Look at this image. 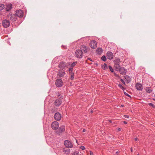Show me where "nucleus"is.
I'll list each match as a JSON object with an SVG mask.
<instances>
[{
  "label": "nucleus",
  "instance_id": "obj_1",
  "mask_svg": "<svg viewBox=\"0 0 155 155\" xmlns=\"http://www.w3.org/2000/svg\"><path fill=\"white\" fill-rule=\"evenodd\" d=\"M7 17L9 19H10L13 22L15 21L17 19V16L15 14H14L12 12H10L7 15Z\"/></svg>",
  "mask_w": 155,
  "mask_h": 155
},
{
  "label": "nucleus",
  "instance_id": "obj_2",
  "mask_svg": "<svg viewBox=\"0 0 155 155\" xmlns=\"http://www.w3.org/2000/svg\"><path fill=\"white\" fill-rule=\"evenodd\" d=\"M2 24L4 28H7L10 26V23L9 20L5 19L2 20Z\"/></svg>",
  "mask_w": 155,
  "mask_h": 155
},
{
  "label": "nucleus",
  "instance_id": "obj_3",
  "mask_svg": "<svg viewBox=\"0 0 155 155\" xmlns=\"http://www.w3.org/2000/svg\"><path fill=\"white\" fill-rule=\"evenodd\" d=\"M114 67L116 70L117 69H119L120 67V59L118 58H117L114 60Z\"/></svg>",
  "mask_w": 155,
  "mask_h": 155
},
{
  "label": "nucleus",
  "instance_id": "obj_4",
  "mask_svg": "<svg viewBox=\"0 0 155 155\" xmlns=\"http://www.w3.org/2000/svg\"><path fill=\"white\" fill-rule=\"evenodd\" d=\"M65 130V126L64 125L61 126L58 130L56 131V133L58 135H60L62 132H64Z\"/></svg>",
  "mask_w": 155,
  "mask_h": 155
},
{
  "label": "nucleus",
  "instance_id": "obj_5",
  "mask_svg": "<svg viewBox=\"0 0 155 155\" xmlns=\"http://www.w3.org/2000/svg\"><path fill=\"white\" fill-rule=\"evenodd\" d=\"M15 14L16 16H17L19 18H22L23 16V12L22 10L20 9L16 11Z\"/></svg>",
  "mask_w": 155,
  "mask_h": 155
},
{
  "label": "nucleus",
  "instance_id": "obj_6",
  "mask_svg": "<svg viewBox=\"0 0 155 155\" xmlns=\"http://www.w3.org/2000/svg\"><path fill=\"white\" fill-rule=\"evenodd\" d=\"M51 127L53 130H57L59 127V123L57 121H54L52 123Z\"/></svg>",
  "mask_w": 155,
  "mask_h": 155
},
{
  "label": "nucleus",
  "instance_id": "obj_7",
  "mask_svg": "<svg viewBox=\"0 0 155 155\" xmlns=\"http://www.w3.org/2000/svg\"><path fill=\"white\" fill-rule=\"evenodd\" d=\"M76 57L77 58H81L83 57V52L80 50L78 49L75 52Z\"/></svg>",
  "mask_w": 155,
  "mask_h": 155
},
{
  "label": "nucleus",
  "instance_id": "obj_8",
  "mask_svg": "<svg viewBox=\"0 0 155 155\" xmlns=\"http://www.w3.org/2000/svg\"><path fill=\"white\" fill-rule=\"evenodd\" d=\"M116 70H119L120 74L122 75H125L127 71V70L125 69L124 67H120L119 69H117Z\"/></svg>",
  "mask_w": 155,
  "mask_h": 155
},
{
  "label": "nucleus",
  "instance_id": "obj_9",
  "mask_svg": "<svg viewBox=\"0 0 155 155\" xmlns=\"http://www.w3.org/2000/svg\"><path fill=\"white\" fill-rule=\"evenodd\" d=\"M73 69L72 68H69L68 69V71L70 76V79L71 80H73L74 78V73L72 72Z\"/></svg>",
  "mask_w": 155,
  "mask_h": 155
},
{
  "label": "nucleus",
  "instance_id": "obj_10",
  "mask_svg": "<svg viewBox=\"0 0 155 155\" xmlns=\"http://www.w3.org/2000/svg\"><path fill=\"white\" fill-rule=\"evenodd\" d=\"M54 119L56 121L60 120L61 118V114L59 112L55 113L54 115Z\"/></svg>",
  "mask_w": 155,
  "mask_h": 155
},
{
  "label": "nucleus",
  "instance_id": "obj_11",
  "mask_svg": "<svg viewBox=\"0 0 155 155\" xmlns=\"http://www.w3.org/2000/svg\"><path fill=\"white\" fill-rule=\"evenodd\" d=\"M64 144L65 146L67 147L71 148L73 146L72 143L68 140H65L64 141Z\"/></svg>",
  "mask_w": 155,
  "mask_h": 155
},
{
  "label": "nucleus",
  "instance_id": "obj_12",
  "mask_svg": "<svg viewBox=\"0 0 155 155\" xmlns=\"http://www.w3.org/2000/svg\"><path fill=\"white\" fill-rule=\"evenodd\" d=\"M58 66L59 68L61 69H64L65 67H67L68 66V64L63 61H62L60 63Z\"/></svg>",
  "mask_w": 155,
  "mask_h": 155
},
{
  "label": "nucleus",
  "instance_id": "obj_13",
  "mask_svg": "<svg viewBox=\"0 0 155 155\" xmlns=\"http://www.w3.org/2000/svg\"><path fill=\"white\" fill-rule=\"evenodd\" d=\"M62 99H57L54 101V104L56 107H59L61 104Z\"/></svg>",
  "mask_w": 155,
  "mask_h": 155
},
{
  "label": "nucleus",
  "instance_id": "obj_14",
  "mask_svg": "<svg viewBox=\"0 0 155 155\" xmlns=\"http://www.w3.org/2000/svg\"><path fill=\"white\" fill-rule=\"evenodd\" d=\"M56 86L58 87H60L62 86V81L61 79H58L55 82Z\"/></svg>",
  "mask_w": 155,
  "mask_h": 155
},
{
  "label": "nucleus",
  "instance_id": "obj_15",
  "mask_svg": "<svg viewBox=\"0 0 155 155\" xmlns=\"http://www.w3.org/2000/svg\"><path fill=\"white\" fill-rule=\"evenodd\" d=\"M89 49V48H87L85 46L82 45L81 46V50H80L82 51V52H83L85 53H86Z\"/></svg>",
  "mask_w": 155,
  "mask_h": 155
},
{
  "label": "nucleus",
  "instance_id": "obj_16",
  "mask_svg": "<svg viewBox=\"0 0 155 155\" xmlns=\"http://www.w3.org/2000/svg\"><path fill=\"white\" fill-rule=\"evenodd\" d=\"M90 47L93 49L95 48L97 46V43L94 40H92L90 43Z\"/></svg>",
  "mask_w": 155,
  "mask_h": 155
},
{
  "label": "nucleus",
  "instance_id": "obj_17",
  "mask_svg": "<svg viewBox=\"0 0 155 155\" xmlns=\"http://www.w3.org/2000/svg\"><path fill=\"white\" fill-rule=\"evenodd\" d=\"M107 58L110 60L112 59L114 57V55L111 52L108 51L106 54Z\"/></svg>",
  "mask_w": 155,
  "mask_h": 155
},
{
  "label": "nucleus",
  "instance_id": "obj_18",
  "mask_svg": "<svg viewBox=\"0 0 155 155\" xmlns=\"http://www.w3.org/2000/svg\"><path fill=\"white\" fill-rule=\"evenodd\" d=\"M136 88L139 91H142L143 89V86L141 84L137 83L135 85Z\"/></svg>",
  "mask_w": 155,
  "mask_h": 155
},
{
  "label": "nucleus",
  "instance_id": "obj_19",
  "mask_svg": "<svg viewBox=\"0 0 155 155\" xmlns=\"http://www.w3.org/2000/svg\"><path fill=\"white\" fill-rule=\"evenodd\" d=\"M145 90L146 93H150L152 92L153 89L150 87H146Z\"/></svg>",
  "mask_w": 155,
  "mask_h": 155
},
{
  "label": "nucleus",
  "instance_id": "obj_20",
  "mask_svg": "<svg viewBox=\"0 0 155 155\" xmlns=\"http://www.w3.org/2000/svg\"><path fill=\"white\" fill-rule=\"evenodd\" d=\"M12 8V5L11 4H8L6 5L5 10L6 11H8Z\"/></svg>",
  "mask_w": 155,
  "mask_h": 155
},
{
  "label": "nucleus",
  "instance_id": "obj_21",
  "mask_svg": "<svg viewBox=\"0 0 155 155\" xmlns=\"http://www.w3.org/2000/svg\"><path fill=\"white\" fill-rule=\"evenodd\" d=\"M124 78L125 79V81L127 82V83L130 82L131 81V78L128 75H126L124 76Z\"/></svg>",
  "mask_w": 155,
  "mask_h": 155
},
{
  "label": "nucleus",
  "instance_id": "obj_22",
  "mask_svg": "<svg viewBox=\"0 0 155 155\" xmlns=\"http://www.w3.org/2000/svg\"><path fill=\"white\" fill-rule=\"evenodd\" d=\"M103 52L102 49L101 48H98L96 50V53L99 55H101Z\"/></svg>",
  "mask_w": 155,
  "mask_h": 155
},
{
  "label": "nucleus",
  "instance_id": "obj_23",
  "mask_svg": "<svg viewBox=\"0 0 155 155\" xmlns=\"http://www.w3.org/2000/svg\"><path fill=\"white\" fill-rule=\"evenodd\" d=\"M63 152L66 154H68L70 153V150L69 149L65 148L63 150Z\"/></svg>",
  "mask_w": 155,
  "mask_h": 155
},
{
  "label": "nucleus",
  "instance_id": "obj_24",
  "mask_svg": "<svg viewBox=\"0 0 155 155\" xmlns=\"http://www.w3.org/2000/svg\"><path fill=\"white\" fill-rule=\"evenodd\" d=\"M56 96L57 97H59L58 99H63V97L62 95L60 94L59 92H57L56 94Z\"/></svg>",
  "mask_w": 155,
  "mask_h": 155
},
{
  "label": "nucleus",
  "instance_id": "obj_25",
  "mask_svg": "<svg viewBox=\"0 0 155 155\" xmlns=\"http://www.w3.org/2000/svg\"><path fill=\"white\" fill-rule=\"evenodd\" d=\"M65 74V73L64 71H61L58 74V75L60 77H62Z\"/></svg>",
  "mask_w": 155,
  "mask_h": 155
},
{
  "label": "nucleus",
  "instance_id": "obj_26",
  "mask_svg": "<svg viewBox=\"0 0 155 155\" xmlns=\"http://www.w3.org/2000/svg\"><path fill=\"white\" fill-rule=\"evenodd\" d=\"M77 63V61H75L72 63L70 65V66L71 67V68H74L76 65Z\"/></svg>",
  "mask_w": 155,
  "mask_h": 155
},
{
  "label": "nucleus",
  "instance_id": "obj_27",
  "mask_svg": "<svg viewBox=\"0 0 155 155\" xmlns=\"http://www.w3.org/2000/svg\"><path fill=\"white\" fill-rule=\"evenodd\" d=\"M5 7V6L4 4H0V11L2 10Z\"/></svg>",
  "mask_w": 155,
  "mask_h": 155
},
{
  "label": "nucleus",
  "instance_id": "obj_28",
  "mask_svg": "<svg viewBox=\"0 0 155 155\" xmlns=\"http://www.w3.org/2000/svg\"><path fill=\"white\" fill-rule=\"evenodd\" d=\"M102 69L105 70L107 68V64L105 63L102 66Z\"/></svg>",
  "mask_w": 155,
  "mask_h": 155
},
{
  "label": "nucleus",
  "instance_id": "obj_29",
  "mask_svg": "<svg viewBox=\"0 0 155 155\" xmlns=\"http://www.w3.org/2000/svg\"><path fill=\"white\" fill-rule=\"evenodd\" d=\"M51 111L52 112L54 113L56 111V109L55 107H53V108L51 109Z\"/></svg>",
  "mask_w": 155,
  "mask_h": 155
},
{
  "label": "nucleus",
  "instance_id": "obj_30",
  "mask_svg": "<svg viewBox=\"0 0 155 155\" xmlns=\"http://www.w3.org/2000/svg\"><path fill=\"white\" fill-rule=\"evenodd\" d=\"M101 59L104 61H106L107 59L105 56H103L101 57Z\"/></svg>",
  "mask_w": 155,
  "mask_h": 155
},
{
  "label": "nucleus",
  "instance_id": "obj_31",
  "mask_svg": "<svg viewBox=\"0 0 155 155\" xmlns=\"http://www.w3.org/2000/svg\"><path fill=\"white\" fill-rule=\"evenodd\" d=\"M72 155H78L79 153L78 151H75L72 153Z\"/></svg>",
  "mask_w": 155,
  "mask_h": 155
},
{
  "label": "nucleus",
  "instance_id": "obj_32",
  "mask_svg": "<svg viewBox=\"0 0 155 155\" xmlns=\"http://www.w3.org/2000/svg\"><path fill=\"white\" fill-rule=\"evenodd\" d=\"M148 105L153 108H155V105L151 103H149Z\"/></svg>",
  "mask_w": 155,
  "mask_h": 155
},
{
  "label": "nucleus",
  "instance_id": "obj_33",
  "mask_svg": "<svg viewBox=\"0 0 155 155\" xmlns=\"http://www.w3.org/2000/svg\"><path fill=\"white\" fill-rule=\"evenodd\" d=\"M109 68L110 70V71L112 72H114V70L112 68V67L110 65L109 66Z\"/></svg>",
  "mask_w": 155,
  "mask_h": 155
},
{
  "label": "nucleus",
  "instance_id": "obj_34",
  "mask_svg": "<svg viewBox=\"0 0 155 155\" xmlns=\"http://www.w3.org/2000/svg\"><path fill=\"white\" fill-rule=\"evenodd\" d=\"M124 94L125 95L127 96L128 97L130 98L131 97L130 95L128 94H127V93L126 92H125L124 91Z\"/></svg>",
  "mask_w": 155,
  "mask_h": 155
},
{
  "label": "nucleus",
  "instance_id": "obj_35",
  "mask_svg": "<svg viewBox=\"0 0 155 155\" xmlns=\"http://www.w3.org/2000/svg\"><path fill=\"white\" fill-rule=\"evenodd\" d=\"M80 149L82 150H84L85 149V147L84 146H81L80 147Z\"/></svg>",
  "mask_w": 155,
  "mask_h": 155
},
{
  "label": "nucleus",
  "instance_id": "obj_36",
  "mask_svg": "<svg viewBox=\"0 0 155 155\" xmlns=\"http://www.w3.org/2000/svg\"><path fill=\"white\" fill-rule=\"evenodd\" d=\"M120 81L124 84L125 85V83L123 79H121Z\"/></svg>",
  "mask_w": 155,
  "mask_h": 155
},
{
  "label": "nucleus",
  "instance_id": "obj_37",
  "mask_svg": "<svg viewBox=\"0 0 155 155\" xmlns=\"http://www.w3.org/2000/svg\"><path fill=\"white\" fill-rule=\"evenodd\" d=\"M118 87L121 88L123 87L122 85L120 84H118Z\"/></svg>",
  "mask_w": 155,
  "mask_h": 155
},
{
  "label": "nucleus",
  "instance_id": "obj_38",
  "mask_svg": "<svg viewBox=\"0 0 155 155\" xmlns=\"http://www.w3.org/2000/svg\"><path fill=\"white\" fill-rule=\"evenodd\" d=\"M124 117L127 118H128L129 117V116L128 115H124Z\"/></svg>",
  "mask_w": 155,
  "mask_h": 155
},
{
  "label": "nucleus",
  "instance_id": "obj_39",
  "mask_svg": "<svg viewBox=\"0 0 155 155\" xmlns=\"http://www.w3.org/2000/svg\"><path fill=\"white\" fill-rule=\"evenodd\" d=\"M90 155H93V152L91 151H90Z\"/></svg>",
  "mask_w": 155,
  "mask_h": 155
},
{
  "label": "nucleus",
  "instance_id": "obj_40",
  "mask_svg": "<svg viewBox=\"0 0 155 155\" xmlns=\"http://www.w3.org/2000/svg\"><path fill=\"white\" fill-rule=\"evenodd\" d=\"M134 140H135V141H137V140H138V138H137V137H136V138H134Z\"/></svg>",
  "mask_w": 155,
  "mask_h": 155
},
{
  "label": "nucleus",
  "instance_id": "obj_41",
  "mask_svg": "<svg viewBox=\"0 0 155 155\" xmlns=\"http://www.w3.org/2000/svg\"><path fill=\"white\" fill-rule=\"evenodd\" d=\"M121 89L123 90L125 89V88L123 86L121 88Z\"/></svg>",
  "mask_w": 155,
  "mask_h": 155
},
{
  "label": "nucleus",
  "instance_id": "obj_42",
  "mask_svg": "<svg viewBox=\"0 0 155 155\" xmlns=\"http://www.w3.org/2000/svg\"><path fill=\"white\" fill-rule=\"evenodd\" d=\"M121 129L120 128H118V131H121Z\"/></svg>",
  "mask_w": 155,
  "mask_h": 155
},
{
  "label": "nucleus",
  "instance_id": "obj_43",
  "mask_svg": "<svg viewBox=\"0 0 155 155\" xmlns=\"http://www.w3.org/2000/svg\"><path fill=\"white\" fill-rule=\"evenodd\" d=\"M90 112H91V113H93V112H94V111H93V110H92V109H91V110H90Z\"/></svg>",
  "mask_w": 155,
  "mask_h": 155
},
{
  "label": "nucleus",
  "instance_id": "obj_44",
  "mask_svg": "<svg viewBox=\"0 0 155 155\" xmlns=\"http://www.w3.org/2000/svg\"><path fill=\"white\" fill-rule=\"evenodd\" d=\"M87 59H88V60H90V61H92V60L91 59V58H88Z\"/></svg>",
  "mask_w": 155,
  "mask_h": 155
},
{
  "label": "nucleus",
  "instance_id": "obj_45",
  "mask_svg": "<svg viewBox=\"0 0 155 155\" xmlns=\"http://www.w3.org/2000/svg\"><path fill=\"white\" fill-rule=\"evenodd\" d=\"M124 123L125 124H127V122H126V121H124Z\"/></svg>",
  "mask_w": 155,
  "mask_h": 155
},
{
  "label": "nucleus",
  "instance_id": "obj_46",
  "mask_svg": "<svg viewBox=\"0 0 155 155\" xmlns=\"http://www.w3.org/2000/svg\"><path fill=\"white\" fill-rule=\"evenodd\" d=\"M130 150H131V152H133V149H132V147H131L130 148Z\"/></svg>",
  "mask_w": 155,
  "mask_h": 155
},
{
  "label": "nucleus",
  "instance_id": "obj_47",
  "mask_svg": "<svg viewBox=\"0 0 155 155\" xmlns=\"http://www.w3.org/2000/svg\"><path fill=\"white\" fill-rule=\"evenodd\" d=\"M114 75L115 76H117L118 75H117V74L116 73H114Z\"/></svg>",
  "mask_w": 155,
  "mask_h": 155
},
{
  "label": "nucleus",
  "instance_id": "obj_48",
  "mask_svg": "<svg viewBox=\"0 0 155 155\" xmlns=\"http://www.w3.org/2000/svg\"><path fill=\"white\" fill-rule=\"evenodd\" d=\"M85 131H86V130L85 129H83V132H85Z\"/></svg>",
  "mask_w": 155,
  "mask_h": 155
},
{
  "label": "nucleus",
  "instance_id": "obj_49",
  "mask_svg": "<svg viewBox=\"0 0 155 155\" xmlns=\"http://www.w3.org/2000/svg\"><path fill=\"white\" fill-rule=\"evenodd\" d=\"M119 153V152H118V151H117L116 152V153L117 154H118V153Z\"/></svg>",
  "mask_w": 155,
  "mask_h": 155
},
{
  "label": "nucleus",
  "instance_id": "obj_50",
  "mask_svg": "<svg viewBox=\"0 0 155 155\" xmlns=\"http://www.w3.org/2000/svg\"><path fill=\"white\" fill-rule=\"evenodd\" d=\"M124 106V105H123V104H122L121 106V107H123Z\"/></svg>",
  "mask_w": 155,
  "mask_h": 155
},
{
  "label": "nucleus",
  "instance_id": "obj_51",
  "mask_svg": "<svg viewBox=\"0 0 155 155\" xmlns=\"http://www.w3.org/2000/svg\"><path fill=\"white\" fill-rule=\"evenodd\" d=\"M109 121V122H110V123H111V122H111V120H110Z\"/></svg>",
  "mask_w": 155,
  "mask_h": 155
},
{
  "label": "nucleus",
  "instance_id": "obj_52",
  "mask_svg": "<svg viewBox=\"0 0 155 155\" xmlns=\"http://www.w3.org/2000/svg\"><path fill=\"white\" fill-rule=\"evenodd\" d=\"M153 100L155 101V98L153 99Z\"/></svg>",
  "mask_w": 155,
  "mask_h": 155
},
{
  "label": "nucleus",
  "instance_id": "obj_53",
  "mask_svg": "<svg viewBox=\"0 0 155 155\" xmlns=\"http://www.w3.org/2000/svg\"><path fill=\"white\" fill-rule=\"evenodd\" d=\"M137 155H140L139 154H137Z\"/></svg>",
  "mask_w": 155,
  "mask_h": 155
}]
</instances>
